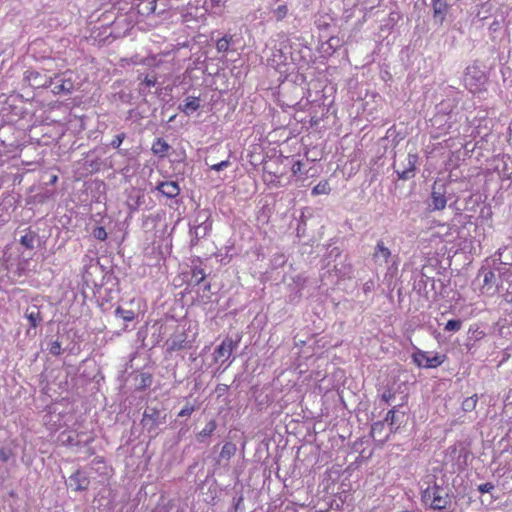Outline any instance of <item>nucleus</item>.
Instances as JSON below:
<instances>
[{
	"mask_svg": "<svg viewBox=\"0 0 512 512\" xmlns=\"http://www.w3.org/2000/svg\"><path fill=\"white\" fill-rule=\"evenodd\" d=\"M433 482L432 486L427 487L421 494L422 502L425 506L433 510H445L451 505V490Z\"/></svg>",
	"mask_w": 512,
	"mask_h": 512,
	"instance_id": "nucleus-1",
	"label": "nucleus"
},
{
	"mask_svg": "<svg viewBox=\"0 0 512 512\" xmlns=\"http://www.w3.org/2000/svg\"><path fill=\"white\" fill-rule=\"evenodd\" d=\"M167 422V412L163 404L148 405L141 419V425L151 438L158 435L160 427Z\"/></svg>",
	"mask_w": 512,
	"mask_h": 512,
	"instance_id": "nucleus-2",
	"label": "nucleus"
},
{
	"mask_svg": "<svg viewBox=\"0 0 512 512\" xmlns=\"http://www.w3.org/2000/svg\"><path fill=\"white\" fill-rule=\"evenodd\" d=\"M72 75L73 73L71 71H66L64 73L51 76L50 88L52 89V92L54 94H70L75 88Z\"/></svg>",
	"mask_w": 512,
	"mask_h": 512,
	"instance_id": "nucleus-3",
	"label": "nucleus"
},
{
	"mask_svg": "<svg viewBox=\"0 0 512 512\" xmlns=\"http://www.w3.org/2000/svg\"><path fill=\"white\" fill-rule=\"evenodd\" d=\"M59 437L61 442L67 446L88 447L94 441V437L85 432L63 431Z\"/></svg>",
	"mask_w": 512,
	"mask_h": 512,
	"instance_id": "nucleus-4",
	"label": "nucleus"
},
{
	"mask_svg": "<svg viewBox=\"0 0 512 512\" xmlns=\"http://www.w3.org/2000/svg\"><path fill=\"white\" fill-rule=\"evenodd\" d=\"M447 205L445 185L435 183L432 188L428 208L430 211L443 210Z\"/></svg>",
	"mask_w": 512,
	"mask_h": 512,
	"instance_id": "nucleus-5",
	"label": "nucleus"
},
{
	"mask_svg": "<svg viewBox=\"0 0 512 512\" xmlns=\"http://www.w3.org/2000/svg\"><path fill=\"white\" fill-rule=\"evenodd\" d=\"M419 160L417 153H408L407 163L402 168L397 167L396 163L393 164V168L401 180H409L415 176L416 164Z\"/></svg>",
	"mask_w": 512,
	"mask_h": 512,
	"instance_id": "nucleus-6",
	"label": "nucleus"
},
{
	"mask_svg": "<svg viewBox=\"0 0 512 512\" xmlns=\"http://www.w3.org/2000/svg\"><path fill=\"white\" fill-rule=\"evenodd\" d=\"M414 363L423 368H436L443 363L442 356L436 354L432 357L422 350H417L412 355Z\"/></svg>",
	"mask_w": 512,
	"mask_h": 512,
	"instance_id": "nucleus-7",
	"label": "nucleus"
},
{
	"mask_svg": "<svg viewBox=\"0 0 512 512\" xmlns=\"http://www.w3.org/2000/svg\"><path fill=\"white\" fill-rule=\"evenodd\" d=\"M25 80L33 88H48L51 85V75L36 70L26 71Z\"/></svg>",
	"mask_w": 512,
	"mask_h": 512,
	"instance_id": "nucleus-8",
	"label": "nucleus"
},
{
	"mask_svg": "<svg viewBox=\"0 0 512 512\" xmlns=\"http://www.w3.org/2000/svg\"><path fill=\"white\" fill-rule=\"evenodd\" d=\"M402 405L393 406L390 409L384 421L389 425L391 431H396L405 422L406 413L401 411Z\"/></svg>",
	"mask_w": 512,
	"mask_h": 512,
	"instance_id": "nucleus-9",
	"label": "nucleus"
},
{
	"mask_svg": "<svg viewBox=\"0 0 512 512\" xmlns=\"http://www.w3.org/2000/svg\"><path fill=\"white\" fill-rule=\"evenodd\" d=\"M43 305L37 303L30 304L24 313V317L29 321L30 328H37L44 320L42 313Z\"/></svg>",
	"mask_w": 512,
	"mask_h": 512,
	"instance_id": "nucleus-10",
	"label": "nucleus"
},
{
	"mask_svg": "<svg viewBox=\"0 0 512 512\" xmlns=\"http://www.w3.org/2000/svg\"><path fill=\"white\" fill-rule=\"evenodd\" d=\"M413 289L420 295L428 297L430 290H435V280L423 272L415 279Z\"/></svg>",
	"mask_w": 512,
	"mask_h": 512,
	"instance_id": "nucleus-11",
	"label": "nucleus"
},
{
	"mask_svg": "<svg viewBox=\"0 0 512 512\" xmlns=\"http://www.w3.org/2000/svg\"><path fill=\"white\" fill-rule=\"evenodd\" d=\"M90 485V480L85 472L80 469L76 470L70 477L68 486L75 491H85Z\"/></svg>",
	"mask_w": 512,
	"mask_h": 512,
	"instance_id": "nucleus-12",
	"label": "nucleus"
},
{
	"mask_svg": "<svg viewBox=\"0 0 512 512\" xmlns=\"http://www.w3.org/2000/svg\"><path fill=\"white\" fill-rule=\"evenodd\" d=\"M166 344L169 353L191 348V342L187 339V335L184 332L174 335L167 340Z\"/></svg>",
	"mask_w": 512,
	"mask_h": 512,
	"instance_id": "nucleus-13",
	"label": "nucleus"
},
{
	"mask_svg": "<svg viewBox=\"0 0 512 512\" xmlns=\"http://www.w3.org/2000/svg\"><path fill=\"white\" fill-rule=\"evenodd\" d=\"M433 18L436 23L442 25L446 19L450 5L446 0H433Z\"/></svg>",
	"mask_w": 512,
	"mask_h": 512,
	"instance_id": "nucleus-14",
	"label": "nucleus"
},
{
	"mask_svg": "<svg viewBox=\"0 0 512 512\" xmlns=\"http://www.w3.org/2000/svg\"><path fill=\"white\" fill-rule=\"evenodd\" d=\"M145 203V194L138 190L132 189L127 197L126 205L130 213L137 211L141 205Z\"/></svg>",
	"mask_w": 512,
	"mask_h": 512,
	"instance_id": "nucleus-15",
	"label": "nucleus"
},
{
	"mask_svg": "<svg viewBox=\"0 0 512 512\" xmlns=\"http://www.w3.org/2000/svg\"><path fill=\"white\" fill-rule=\"evenodd\" d=\"M156 190L163 196L173 199L180 194V187L176 181H163L156 186Z\"/></svg>",
	"mask_w": 512,
	"mask_h": 512,
	"instance_id": "nucleus-16",
	"label": "nucleus"
},
{
	"mask_svg": "<svg viewBox=\"0 0 512 512\" xmlns=\"http://www.w3.org/2000/svg\"><path fill=\"white\" fill-rule=\"evenodd\" d=\"M238 345V341H233L231 338H226L223 342L215 349L214 358L218 361L219 358L226 356L230 357L234 348Z\"/></svg>",
	"mask_w": 512,
	"mask_h": 512,
	"instance_id": "nucleus-17",
	"label": "nucleus"
},
{
	"mask_svg": "<svg viewBox=\"0 0 512 512\" xmlns=\"http://www.w3.org/2000/svg\"><path fill=\"white\" fill-rule=\"evenodd\" d=\"M212 226H209L208 224L205 225H193L190 227V235H191V241L190 245L191 247L198 244L199 240L205 238L209 232L211 231Z\"/></svg>",
	"mask_w": 512,
	"mask_h": 512,
	"instance_id": "nucleus-18",
	"label": "nucleus"
},
{
	"mask_svg": "<svg viewBox=\"0 0 512 512\" xmlns=\"http://www.w3.org/2000/svg\"><path fill=\"white\" fill-rule=\"evenodd\" d=\"M391 256V251L388 247L385 246L383 240H379L375 246L373 259L375 262L379 264L388 263V260Z\"/></svg>",
	"mask_w": 512,
	"mask_h": 512,
	"instance_id": "nucleus-19",
	"label": "nucleus"
},
{
	"mask_svg": "<svg viewBox=\"0 0 512 512\" xmlns=\"http://www.w3.org/2000/svg\"><path fill=\"white\" fill-rule=\"evenodd\" d=\"M510 157L507 155H498L494 158V170L502 177L506 179L511 178V172L508 168L507 160H509Z\"/></svg>",
	"mask_w": 512,
	"mask_h": 512,
	"instance_id": "nucleus-20",
	"label": "nucleus"
},
{
	"mask_svg": "<svg viewBox=\"0 0 512 512\" xmlns=\"http://www.w3.org/2000/svg\"><path fill=\"white\" fill-rule=\"evenodd\" d=\"M200 108V99L199 97L189 96L187 97L183 104L178 106V109L185 113L186 115H190L191 113L197 111Z\"/></svg>",
	"mask_w": 512,
	"mask_h": 512,
	"instance_id": "nucleus-21",
	"label": "nucleus"
},
{
	"mask_svg": "<svg viewBox=\"0 0 512 512\" xmlns=\"http://www.w3.org/2000/svg\"><path fill=\"white\" fill-rule=\"evenodd\" d=\"M37 241H39L38 234L30 229L22 235L19 240L20 244L29 250H33L35 248V243Z\"/></svg>",
	"mask_w": 512,
	"mask_h": 512,
	"instance_id": "nucleus-22",
	"label": "nucleus"
},
{
	"mask_svg": "<svg viewBox=\"0 0 512 512\" xmlns=\"http://www.w3.org/2000/svg\"><path fill=\"white\" fill-rule=\"evenodd\" d=\"M169 149L170 145L163 138H156L151 148L152 152L159 157L166 156Z\"/></svg>",
	"mask_w": 512,
	"mask_h": 512,
	"instance_id": "nucleus-23",
	"label": "nucleus"
},
{
	"mask_svg": "<svg viewBox=\"0 0 512 512\" xmlns=\"http://www.w3.org/2000/svg\"><path fill=\"white\" fill-rule=\"evenodd\" d=\"M153 377L150 373L142 372L135 377V386L137 390H145L150 387Z\"/></svg>",
	"mask_w": 512,
	"mask_h": 512,
	"instance_id": "nucleus-24",
	"label": "nucleus"
},
{
	"mask_svg": "<svg viewBox=\"0 0 512 512\" xmlns=\"http://www.w3.org/2000/svg\"><path fill=\"white\" fill-rule=\"evenodd\" d=\"M217 428V422L211 419L206 426L196 435L198 442H204L206 438L210 437Z\"/></svg>",
	"mask_w": 512,
	"mask_h": 512,
	"instance_id": "nucleus-25",
	"label": "nucleus"
},
{
	"mask_svg": "<svg viewBox=\"0 0 512 512\" xmlns=\"http://www.w3.org/2000/svg\"><path fill=\"white\" fill-rule=\"evenodd\" d=\"M205 224L212 226L211 213L207 209H202L196 213V216L194 219V225H202L203 226Z\"/></svg>",
	"mask_w": 512,
	"mask_h": 512,
	"instance_id": "nucleus-26",
	"label": "nucleus"
},
{
	"mask_svg": "<svg viewBox=\"0 0 512 512\" xmlns=\"http://www.w3.org/2000/svg\"><path fill=\"white\" fill-rule=\"evenodd\" d=\"M236 445L232 442H226L222 450L220 452L219 458L220 460H226L227 462L231 459L232 456L236 453Z\"/></svg>",
	"mask_w": 512,
	"mask_h": 512,
	"instance_id": "nucleus-27",
	"label": "nucleus"
},
{
	"mask_svg": "<svg viewBox=\"0 0 512 512\" xmlns=\"http://www.w3.org/2000/svg\"><path fill=\"white\" fill-rule=\"evenodd\" d=\"M206 278V273L203 268L198 266H193L191 269V283L194 285H199L204 282Z\"/></svg>",
	"mask_w": 512,
	"mask_h": 512,
	"instance_id": "nucleus-28",
	"label": "nucleus"
},
{
	"mask_svg": "<svg viewBox=\"0 0 512 512\" xmlns=\"http://www.w3.org/2000/svg\"><path fill=\"white\" fill-rule=\"evenodd\" d=\"M126 138V134L124 132H121L114 136L113 140L111 141L110 145L118 150V153L121 155L126 156L129 152V149H121L120 146L123 143L124 139Z\"/></svg>",
	"mask_w": 512,
	"mask_h": 512,
	"instance_id": "nucleus-29",
	"label": "nucleus"
},
{
	"mask_svg": "<svg viewBox=\"0 0 512 512\" xmlns=\"http://www.w3.org/2000/svg\"><path fill=\"white\" fill-rule=\"evenodd\" d=\"M53 196H54L53 190L44 188L40 192L36 193L33 196V199H34L35 203L43 204V203L47 202L48 200H50L51 198H53Z\"/></svg>",
	"mask_w": 512,
	"mask_h": 512,
	"instance_id": "nucleus-30",
	"label": "nucleus"
},
{
	"mask_svg": "<svg viewBox=\"0 0 512 512\" xmlns=\"http://www.w3.org/2000/svg\"><path fill=\"white\" fill-rule=\"evenodd\" d=\"M115 316L117 318H120L122 319L124 322H129V321H132L134 320L136 314L134 311L132 310H125L123 309L122 307L118 306L116 309H115Z\"/></svg>",
	"mask_w": 512,
	"mask_h": 512,
	"instance_id": "nucleus-31",
	"label": "nucleus"
},
{
	"mask_svg": "<svg viewBox=\"0 0 512 512\" xmlns=\"http://www.w3.org/2000/svg\"><path fill=\"white\" fill-rule=\"evenodd\" d=\"M331 191L329 182L327 180L320 181L313 189L312 195L329 194Z\"/></svg>",
	"mask_w": 512,
	"mask_h": 512,
	"instance_id": "nucleus-32",
	"label": "nucleus"
},
{
	"mask_svg": "<svg viewBox=\"0 0 512 512\" xmlns=\"http://www.w3.org/2000/svg\"><path fill=\"white\" fill-rule=\"evenodd\" d=\"M477 401H478L477 394H474L470 397L465 398L464 401L462 402V410L464 412L473 411L476 407Z\"/></svg>",
	"mask_w": 512,
	"mask_h": 512,
	"instance_id": "nucleus-33",
	"label": "nucleus"
},
{
	"mask_svg": "<svg viewBox=\"0 0 512 512\" xmlns=\"http://www.w3.org/2000/svg\"><path fill=\"white\" fill-rule=\"evenodd\" d=\"M288 14V7L286 4H279L273 9V15L277 21L283 20Z\"/></svg>",
	"mask_w": 512,
	"mask_h": 512,
	"instance_id": "nucleus-34",
	"label": "nucleus"
},
{
	"mask_svg": "<svg viewBox=\"0 0 512 512\" xmlns=\"http://www.w3.org/2000/svg\"><path fill=\"white\" fill-rule=\"evenodd\" d=\"M232 37L229 35H225L221 39H219L216 43V48L219 52H227L229 49L230 42Z\"/></svg>",
	"mask_w": 512,
	"mask_h": 512,
	"instance_id": "nucleus-35",
	"label": "nucleus"
},
{
	"mask_svg": "<svg viewBox=\"0 0 512 512\" xmlns=\"http://www.w3.org/2000/svg\"><path fill=\"white\" fill-rule=\"evenodd\" d=\"M496 281V275L493 271L488 270L484 273L483 288L489 290Z\"/></svg>",
	"mask_w": 512,
	"mask_h": 512,
	"instance_id": "nucleus-36",
	"label": "nucleus"
},
{
	"mask_svg": "<svg viewBox=\"0 0 512 512\" xmlns=\"http://www.w3.org/2000/svg\"><path fill=\"white\" fill-rule=\"evenodd\" d=\"M461 326L462 321L460 319H451L446 323L444 330L448 332H457L461 329Z\"/></svg>",
	"mask_w": 512,
	"mask_h": 512,
	"instance_id": "nucleus-37",
	"label": "nucleus"
},
{
	"mask_svg": "<svg viewBox=\"0 0 512 512\" xmlns=\"http://www.w3.org/2000/svg\"><path fill=\"white\" fill-rule=\"evenodd\" d=\"M53 356H59L61 354V342L56 340H50L47 348Z\"/></svg>",
	"mask_w": 512,
	"mask_h": 512,
	"instance_id": "nucleus-38",
	"label": "nucleus"
},
{
	"mask_svg": "<svg viewBox=\"0 0 512 512\" xmlns=\"http://www.w3.org/2000/svg\"><path fill=\"white\" fill-rule=\"evenodd\" d=\"M92 235L95 239L104 241L107 239V232L103 226H97L93 229Z\"/></svg>",
	"mask_w": 512,
	"mask_h": 512,
	"instance_id": "nucleus-39",
	"label": "nucleus"
},
{
	"mask_svg": "<svg viewBox=\"0 0 512 512\" xmlns=\"http://www.w3.org/2000/svg\"><path fill=\"white\" fill-rule=\"evenodd\" d=\"M15 200L11 196H7L3 199V201L0 203V216H2L3 211H7L8 208L14 207Z\"/></svg>",
	"mask_w": 512,
	"mask_h": 512,
	"instance_id": "nucleus-40",
	"label": "nucleus"
},
{
	"mask_svg": "<svg viewBox=\"0 0 512 512\" xmlns=\"http://www.w3.org/2000/svg\"><path fill=\"white\" fill-rule=\"evenodd\" d=\"M195 411V407L190 403H186V405L179 411L178 417H189Z\"/></svg>",
	"mask_w": 512,
	"mask_h": 512,
	"instance_id": "nucleus-41",
	"label": "nucleus"
},
{
	"mask_svg": "<svg viewBox=\"0 0 512 512\" xmlns=\"http://www.w3.org/2000/svg\"><path fill=\"white\" fill-rule=\"evenodd\" d=\"M230 164H231L230 161L227 159V160H223L217 164L210 165V169L219 172V171H222V170L228 168L230 166Z\"/></svg>",
	"mask_w": 512,
	"mask_h": 512,
	"instance_id": "nucleus-42",
	"label": "nucleus"
},
{
	"mask_svg": "<svg viewBox=\"0 0 512 512\" xmlns=\"http://www.w3.org/2000/svg\"><path fill=\"white\" fill-rule=\"evenodd\" d=\"M495 486L493 483L491 482H486V483H483V484H480L478 486V491L482 494L484 493H490L492 490H494Z\"/></svg>",
	"mask_w": 512,
	"mask_h": 512,
	"instance_id": "nucleus-43",
	"label": "nucleus"
},
{
	"mask_svg": "<svg viewBox=\"0 0 512 512\" xmlns=\"http://www.w3.org/2000/svg\"><path fill=\"white\" fill-rule=\"evenodd\" d=\"M394 397L395 393H393L390 389L385 390L381 395L382 401L389 405L391 404L390 402Z\"/></svg>",
	"mask_w": 512,
	"mask_h": 512,
	"instance_id": "nucleus-44",
	"label": "nucleus"
},
{
	"mask_svg": "<svg viewBox=\"0 0 512 512\" xmlns=\"http://www.w3.org/2000/svg\"><path fill=\"white\" fill-rule=\"evenodd\" d=\"M157 83V78L155 76H149L146 75L145 78L142 81V84H144L147 87H153Z\"/></svg>",
	"mask_w": 512,
	"mask_h": 512,
	"instance_id": "nucleus-45",
	"label": "nucleus"
},
{
	"mask_svg": "<svg viewBox=\"0 0 512 512\" xmlns=\"http://www.w3.org/2000/svg\"><path fill=\"white\" fill-rule=\"evenodd\" d=\"M272 263L274 267H280L285 263V256L282 254L275 255L272 259Z\"/></svg>",
	"mask_w": 512,
	"mask_h": 512,
	"instance_id": "nucleus-46",
	"label": "nucleus"
},
{
	"mask_svg": "<svg viewBox=\"0 0 512 512\" xmlns=\"http://www.w3.org/2000/svg\"><path fill=\"white\" fill-rule=\"evenodd\" d=\"M327 43L330 48L336 50V48L339 46V39L336 37H330Z\"/></svg>",
	"mask_w": 512,
	"mask_h": 512,
	"instance_id": "nucleus-47",
	"label": "nucleus"
},
{
	"mask_svg": "<svg viewBox=\"0 0 512 512\" xmlns=\"http://www.w3.org/2000/svg\"><path fill=\"white\" fill-rule=\"evenodd\" d=\"M10 458V452L4 448L0 449V460L7 462Z\"/></svg>",
	"mask_w": 512,
	"mask_h": 512,
	"instance_id": "nucleus-48",
	"label": "nucleus"
},
{
	"mask_svg": "<svg viewBox=\"0 0 512 512\" xmlns=\"http://www.w3.org/2000/svg\"><path fill=\"white\" fill-rule=\"evenodd\" d=\"M301 167H302V163L300 161H296L292 165V172H293V174L299 173L301 171Z\"/></svg>",
	"mask_w": 512,
	"mask_h": 512,
	"instance_id": "nucleus-49",
	"label": "nucleus"
},
{
	"mask_svg": "<svg viewBox=\"0 0 512 512\" xmlns=\"http://www.w3.org/2000/svg\"><path fill=\"white\" fill-rule=\"evenodd\" d=\"M228 388L229 387L226 384H219L216 388V391L219 392L220 394H223L228 390Z\"/></svg>",
	"mask_w": 512,
	"mask_h": 512,
	"instance_id": "nucleus-50",
	"label": "nucleus"
},
{
	"mask_svg": "<svg viewBox=\"0 0 512 512\" xmlns=\"http://www.w3.org/2000/svg\"><path fill=\"white\" fill-rule=\"evenodd\" d=\"M202 283H203V291H204V292H206V291H207V292H209V291H210V289H211V284H210V282H202Z\"/></svg>",
	"mask_w": 512,
	"mask_h": 512,
	"instance_id": "nucleus-51",
	"label": "nucleus"
},
{
	"mask_svg": "<svg viewBox=\"0 0 512 512\" xmlns=\"http://www.w3.org/2000/svg\"><path fill=\"white\" fill-rule=\"evenodd\" d=\"M58 177L56 175H52L49 181L50 184H55L57 182Z\"/></svg>",
	"mask_w": 512,
	"mask_h": 512,
	"instance_id": "nucleus-52",
	"label": "nucleus"
},
{
	"mask_svg": "<svg viewBox=\"0 0 512 512\" xmlns=\"http://www.w3.org/2000/svg\"><path fill=\"white\" fill-rule=\"evenodd\" d=\"M242 501H243V497H242V496H240V497L237 499V502H236V504H235V509H238V508H239L240 503H241Z\"/></svg>",
	"mask_w": 512,
	"mask_h": 512,
	"instance_id": "nucleus-53",
	"label": "nucleus"
},
{
	"mask_svg": "<svg viewBox=\"0 0 512 512\" xmlns=\"http://www.w3.org/2000/svg\"><path fill=\"white\" fill-rule=\"evenodd\" d=\"M484 78H485V77H484V75H483L482 73H480V75H479V77L477 78V80H478L479 82H481V80H482V79H484Z\"/></svg>",
	"mask_w": 512,
	"mask_h": 512,
	"instance_id": "nucleus-54",
	"label": "nucleus"
},
{
	"mask_svg": "<svg viewBox=\"0 0 512 512\" xmlns=\"http://www.w3.org/2000/svg\"><path fill=\"white\" fill-rule=\"evenodd\" d=\"M88 453H89V455H93V454H94V450H93L92 448H90V447H89V448H88Z\"/></svg>",
	"mask_w": 512,
	"mask_h": 512,
	"instance_id": "nucleus-55",
	"label": "nucleus"
},
{
	"mask_svg": "<svg viewBox=\"0 0 512 512\" xmlns=\"http://www.w3.org/2000/svg\"><path fill=\"white\" fill-rule=\"evenodd\" d=\"M369 289H370V287L368 286V283H366L365 286H364V290L368 291Z\"/></svg>",
	"mask_w": 512,
	"mask_h": 512,
	"instance_id": "nucleus-56",
	"label": "nucleus"
},
{
	"mask_svg": "<svg viewBox=\"0 0 512 512\" xmlns=\"http://www.w3.org/2000/svg\"><path fill=\"white\" fill-rule=\"evenodd\" d=\"M175 115L171 116L170 119L168 120V122H172L174 119H175Z\"/></svg>",
	"mask_w": 512,
	"mask_h": 512,
	"instance_id": "nucleus-57",
	"label": "nucleus"
},
{
	"mask_svg": "<svg viewBox=\"0 0 512 512\" xmlns=\"http://www.w3.org/2000/svg\"><path fill=\"white\" fill-rule=\"evenodd\" d=\"M378 425H382V423H381V422H376V423L374 424V426H378Z\"/></svg>",
	"mask_w": 512,
	"mask_h": 512,
	"instance_id": "nucleus-58",
	"label": "nucleus"
},
{
	"mask_svg": "<svg viewBox=\"0 0 512 512\" xmlns=\"http://www.w3.org/2000/svg\"><path fill=\"white\" fill-rule=\"evenodd\" d=\"M80 440H86V436L80 437Z\"/></svg>",
	"mask_w": 512,
	"mask_h": 512,
	"instance_id": "nucleus-59",
	"label": "nucleus"
},
{
	"mask_svg": "<svg viewBox=\"0 0 512 512\" xmlns=\"http://www.w3.org/2000/svg\"><path fill=\"white\" fill-rule=\"evenodd\" d=\"M2 187V182L0 181V188Z\"/></svg>",
	"mask_w": 512,
	"mask_h": 512,
	"instance_id": "nucleus-60",
	"label": "nucleus"
}]
</instances>
